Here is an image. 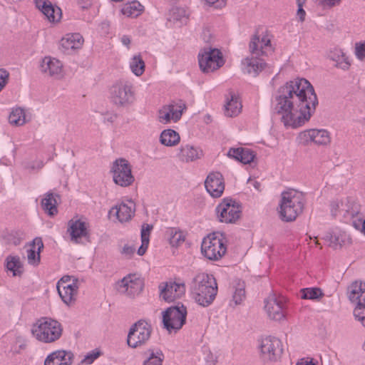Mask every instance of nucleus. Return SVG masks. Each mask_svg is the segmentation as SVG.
I'll return each mask as SVG.
<instances>
[{"instance_id":"nucleus-1","label":"nucleus","mask_w":365,"mask_h":365,"mask_svg":"<svg viewBox=\"0 0 365 365\" xmlns=\"http://www.w3.org/2000/svg\"><path fill=\"white\" fill-rule=\"evenodd\" d=\"M318 99L314 87L305 78H295L281 86L275 97L274 109L286 128H296L307 121Z\"/></svg>"},{"instance_id":"nucleus-2","label":"nucleus","mask_w":365,"mask_h":365,"mask_svg":"<svg viewBox=\"0 0 365 365\" xmlns=\"http://www.w3.org/2000/svg\"><path fill=\"white\" fill-rule=\"evenodd\" d=\"M190 293L195 302L203 307L210 306L217 294V284L212 274L199 273L190 284Z\"/></svg>"},{"instance_id":"nucleus-3","label":"nucleus","mask_w":365,"mask_h":365,"mask_svg":"<svg viewBox=\"0 0 365 365\" xmlns=\"http://www.w3.org/2000/svg\"><path fill=\"white\" fill-rule=\"evenodd\" d=\"M305 204L302 192L294 189H287L281 193L278 207L279 217L284 222L294 221L302 213Z\"/></svg>"},{"instance_id":"nucleus-4","label":"nucleus","mask_w":365,"mask_h":365,"mask_svg":"<svg viewBox=\"0 0 365 365\" xmlns=\"http://www.w3.org/2000/svg\"><path fill=\"white\" fill-rule=\"evenodd\" d=\"M62 332L61 324L50 317L40 318L31 327L33 336L37 341L45 344L57 341L61 336Z\"/></svg>"},{"instance_id":"nucleus-5","label":"nucleus","mask_w":365,"mask_h":365,"mask_svg":"<svg viewBox=\"0 0 365 365\" xmlns=\"http://www.w3.org/2000/svg\"><path fill=\"white\" fill-rule=\"evenodd\" d=\"M331 215L353 227H359V218L362 217L360 205L353 199L346 198L341 201H334L331 204Z\"/></svg>"},{"instance_id":"nucleus-6","label":"nucleus","mask_w":365,"mask_h":365,"mask_svg":"<svg viewBox=\"0 0 365 365\" xmlns=\"http://www.w3.org/2000/svg\"><path fill=\"white\" fill-rule=\"evenodd\" d=\"M225 240L220 233H211L204 237L201 245L202 254L210 260H218L226 252Z\"/></svg>"},{"instance_id":"nucleus-7","label":"nucleus","mask_w":365,"mask_h":365,"mask_svg":"<svg viewBox=\"0 0 365 365\" xmlns=\"http://www.w3.org/2000/svg\"><path fill=\"white\" fill-rule=\"evenodd\" d=\"M187 317V308L183 304H178L168 308L163 312L164 327L169 331H176L185 324Z\"/></svg>"},{"instance_id":"nucleus-8","label":"nucleus","mask_w":365,"mask_h":365,"mask_svg":"<svg viewBox=\"0 0 365 365\" xmlns=\"http://www.w3.org/2000/svg\"><path fill=\"white\" fill-rule=\"evenodd\" d=\"M110 173L114 183L123 187L131 185L135 180L131 165L125 158L116 159L112 164Z\"/></svg>"},{"instance_id":"nucleus-9","label":"nucleus","mask_w":365,"mask_h":365,"mask_svg":"<svg viewBox=\"0 0 365 365\" xmlns=\"http://www.w3.org/2000/svg\"><path fill=\"white\" fill-rule=\"evenodd\" d=\"M258 348L260 359L264 362L277 361L283 351L282 341L271 336L262 338L259 342Z\"/></svg>"},{"instance_id":"nucleus-10","label":"nucleus","mask_w":365,"mask_h":365,"mask_svg":"<svg viewBox=\"0 0 365 365\" xmlns=\"http://www.w3.org/2000/svg\"><path fill=\"white\" fill-rule=\"evenodd\" d=\"M152 332L151 324L145 320H139L130 329L127 343L131 348H137L147 343Z\"/></svg>"},{"instance_id":"nucleus-11","label":"nucleus","mask_w":365,"mask_h":365,"mask_svg":"<svg viewBox=\"0 0 365 365\" xmlns=\"http://www.w3.org/2000/svg\"><path fill=\"white\" fill-rule=\"evenodd\" d=\"M187 109L185 103L179 100L164 105L158 113V121L163 124L177 123Z\"/></svg>"},{"instance_id":"nucleus-12","label":"nucleus","mask_w":365,"mask_h":365,"mask_svg":"<svg viewBox=\"0 0 365 365\" xmlns=\"http://www.w3.org/2000/svg\"><path fill=\"white\" fill-rule=\"evenodd\" d=\"M218 220L224 223H234L241 215V207L232 199H224L216 207Z\"/></svg>"},{"instance_id":"nucleus-13","label":"nucleus","mask_w":365,"mask_h":365,"mask_svg":"<svg viewBox=\"0 0 365 365\" xmlns=\"http://www.w3.org/2000/svg\"><path fill=\"white\" fill-rule=\"evenodd\" d=\"M113 102L120 106H127L135 100V93L130 82L120 81L115 83L110 89Z\"/></svg>"},{"instance_id":"nucleus-14","label":"nucleus","mask_w":365,"mask_h":365,"mask_svg":"<svg viewBox=\"0 0 365 365\" xmlns=\"http://www.w3.org/2000/svg\"><path fill=\"white\" fill-rule=\"evenodd\" d=\"M297 141L304 145L312 143L318 145H327L331 142V136L325 129H309L299 133Z\"/></svg>"},{"instance_id":"nucleus-15","label":"nucleus","mask_w":365,"mask_h":365,"mask_svg":"<svg viewBox=\"0 0 365 365\" xmlns=\"http://www.w3.org/2000/svg\"><path fill=\"white\" fill-rule=\"evenodd\" d=\"M198 61L200 69L204 73H210L224 64L222 53L217 48L199 53Z\"/></svg>"},{"instance_id":"nucleus-16","label":"nucleus","mask_w":365,"mask_h":365,"mask_svg":"<svg viewBox=\"0 0 365 365\" xmlns=\"http://www.w3.org/2000/svg\"><path fill=\"white\" fill-rule=\"evenodd\" d=\"M143 280L137 274H129L117 283V289L120 293L130 297L138 295L143 288Z\"/></svg>"},{"instance_id":"nucleus-17","label":"nucleus","mask_w":365,"mask_h":365,"mask_svg":"<svg viewBox=\"0 0 365 365\" xmlns=\"http://www.w3.org/2000/svg\"><path fill=\"white\" fill-rule=\"evenodd\" d=\"M249 48L252 56H269L274 51L271 43V36L268 33L254 36L250 42Z\"/></svg>"},{"instance_id":"nucleus-18","label":"nucleus","mask_w":365,"mask_h":365,"mask_svg":"<svg viewBox=\"0 0 365 365\" xmlns=\"http://www.w3.org/2000/svg\"><path fill=\"white\" fill-rule=\"evenodd\" d=\"M160 297L168 302H173L182 297L185 293L184 283L168 282L159 285Z\"/></svg>"},{"instance_id":"nucleus-19","label":"nucleus","mask_w":365,"mask_h":365,"mask_svg":"<svg viewBox=\"0 0 365 365\" xmlns=\"http://www.w3.org/2000/svg\"><path fill=\"white\" fill-rule=\"evenodd\" d=\"M264 310L272 320L281 321L285 318L284 304L274 294L269 295L265 299Z\"/></svg>"},{"instance_id":"nucleus-20","label":"nucleus","mask_w":365,"mask_h":365,"mask_svg":"<svg viewBox=\"0 0 365 365\" xmlns=\"http://www.w3.org/2000/svg\"><path fill=\"white\" fill-rule=\"evenodd\" d=\"M41 71L44 74L57 80L63 78L65 76L63 66L61 61L51 56H45L42 59Z\"/></svg>"},{"instance_id":"nucleus-21","label":"nucleus","mask_w":365,"mask_h":365,"mask_svg":"<svg viewBox=\"0 0 365 365\" xmlns=\"http://www.w3.org/2000/svg\"><path fill=\"white\" fill-rule=\"evenodd\" d=\"M207 192L212 197H220L225 190V181L222 175L219 172L210 173L205 181Z\"/></svg>"},{"instance_id":"nucleus-22","label":"nucleus","mask_w":365,"mask_h":365,"mask_svg":"<svg viewBox=\"0 0 365 365\" xmlns=\"http://www.w3.org/2000/svg\"><path fill=\"white\" fill-rule=\"evenodd\" d=\"M56 288L62 301L66 304L70 305L76 300L78 289V281L77 279H73L71 284H64L63 281L58 282Z\"/></svg>"},{"instance_id":"nucleus-23","label":"nucleus","mask_w":365,"mask_h":365,"mask_svg":"<svg viewBox=\"0 0 365 365\" xmlns=\"http://www.w3.org/2000/svg\"><path fill=\"white\" fill-rule=\"evenodd\" d=\"M203 155V150L201 148L189 143L182 144L176 153L177 158L184 163L195 161L202 158Z\"/></svg>"},{"instance_id":"nucleus-24","label":"nucleus","mask_w":365,"mask_h":365,"mask_svg":"<svg viewBox=\"0 0 365 365\" xmlns=\"http://www.w3.org/2000/svg\"><path fill=\"white\" fill-rule=\"evenodd\" d=\"M83 38L79 33L67 34L60 41L59 48L66 54L80 49L83 44Z\"/></svg>"},{"instance_id":"nucleus-25","label":"nucleus","mask_w":365,"mask_h":365,"mask_svg":"<svg viewBox=\"0 0 365 365\" xmlns=\"http://www.w3.org/2000/svg\"><path fill=\"white\" fill-rule=\"evenodd\" d=\"M348 297L354 307L365 306V282L355 281L348 288Z\"/></svg>"},{"instance_id":"nucleus-26","label":"nucleus","mask_w":365,"mask_h":365,"mask_svg":"<svg viewBox=\"0 0 365 365\" xmlns=\"http://www.w3.org/2000/svg\"><path fill=\"white\" fill-rule=\"evenodd\" d=\"M135 204L133 200H127L113 207L109 211L110 214L116 215L120 222H128L134 215Z\"/></svg>"},{"instance_id":"nucleus-27","label":"nucleus","mask_w":365,"mask_h":365,"mask_svg":"<svg viewBox=\"0 0 365 365\" xmlns=\"http://www.w3.org/2000/svg\"><path fill=\"white\" fill-rule=\"evenodd\" d=\"M324 238L329 242V246L334 249L340 248L351 243L349 235L339 227H335L327 232Z\"/></svg>"},{"instance_id":"nucleus-28","label":"nucleus","mask_w":365,"mask_h":365,"mask_svg":"<svg viewBox=\"0 0 365 365\" xmlns=\"http://www.w3.org/2000/svg\"><path fill=\"white\" fill-rule=\"evenodd\" d=\"M36 7L43 13L49 22H58L61 18V9L48 0H36Z\"/></svg>"},{"instance_id":"nucleus-29","label":"nucleus","mask_w":365,"mask_h":365,"mask_svg":"<svg viewBox=\"0 0 365 365\" xmlns=\"http://www.w3.org/2000/svg\"><path fill=\"white\" fill-rule=\"evenodd\" d=\"M74 355L71 351L59 349L49 354L44 365H71Z\"/></svg>"},{"instance_id":"nucleus-30","label":"nucleus","mask_w":365,"mask_h":365,"mask_svg":"<svg viewBox=\"0 0 365 365\" xmlns=\"http://www.w3.org/2000/svg\"><path fill=\"white\" fill-rule=\"evenodd\" d=\"M267 64L259 56H252L250 53V56H248L242 60V68L244 73L252 75L254 76H257L262 71H263Z\"/></svg>"},{"instance_id":"nucleus-31","label":"nucleus","mask_w":365,"mask_h":365,"mask_svg":"<svg viewBox=\"0 0 365 365\" xmlns=\"http://www.w3.org/2000/svg\"><path fill=\"white\" fill-rule=\"evenodd\" d=\"M68 232L72 242L79 243L83 237L88 235L87 224L81 220H71L68 222Z\"/></svg>"},{"instance_id":"nucleus-32","label":"nucleus","mask_w":365,"mask_h":365,"mask_svg":"<svg viewBox=\"0 0 365 365\" xmlns=\"http://www.w3.org/2000/svg\"><path fill=\"white\" fill-rule=\"evenodd\" d=\"M329 58L335 62V66L343 71H348L351 66V61L349 56L344 50L335 47L329 51Z\"/></svg>"},{"instance_id":"nucleus-33","label":"nucleus","mask_w":365,"mask_h":365,"mask_svg":"<svg viewBox=\"0 0 365 365\" xmlns=\"http://www.w3.org/2000/svg\"><path fill=\"white\" fill-rule=\"evenodd\" d=\"M227 155L243 164H250L255 158V153L246 148H231L227 153Z\"/></svg>"},{"instance_id":"nucleus-34","label":"nucleus","mask_w":365,"mask_h":365,"mask_svg":"<svg viewBox=\"0 0 365 365\" xmlns=\"http://www.w3.org/2000/svg\"><path fill=\"white\" fill-rule=\"evenodd\" d=\"M43 247L41 238H35L26 250L28 263L33 266H37L41 259L40 253Z\"/></svg>"},{"instance_id":"nucleus-35","label":"nucleus","mask_w":365,"mask_h":365,"mask_svg":"<svg viewBox=\"0 0 365 365\" xmlns=\"http://www.w3.org/2000/svg\"><path fill=\"white\" fill-rule=\"evenodd\" d=\"M159 140L165 146L174 147L180 143V136L175 130L168 128L161 132Z\"/></svg>"},{"instance_id":"nucleus-36","label":"nucleus","mask_w":365,"mask_h":365,"mask_svg":"<svg viewBox=\"0 0 365 365\" xmlns=\"http://www.w3.org/2000/svg\"><path fill=\"white\" fill-rule=\"evenodd\" d=\"M166 235L170 245L178 247L182 245L186 238L185 233L177 227H170L166 231Z\"/></svg>"},{"instance_id":"nucleus-37","label":"nucleus","mask_w":365,"mask_h":365,"mask_svg":"<svg viewBox=\"0 0 365 365\" xmlns=\"http://www.w3.org/2000/svg\"><path fill=\"white\" fill-rule=\"evenodd\" d=\"M143 10V6L138 1L127 2L122 6L121 14L130 18H135L141 14Z\"/></svg>"},{"instance_id":"nucleus-38","label":"nucleus","mask_w":365,"mask_h":365,"mask_svg":"<svg viewBox=\"0 0 365 365\" xmlns=\"http://www.w3.org/2000/svg\"><path fill=\"white\" fill-rule=\"evenodd\" d=\"M242 109V105L237 96L234 94L230 95V98L227 99L225 106V113L227 116L233 117L237 115Z\"/></svg>"},{"instance_id":"nucleus-39","label":"nucleus","mask_w":365,"mask_h":365,"mask_svg":"<svg viewBox=\"0 0 365 365\" xmlns=\"http://www.w3.org/2000/svg\"><path fill=\"white\" fill-rule=\"evenodd\" d=\"M56 205V199L51 192H48L41 200L42 208L50 216L57 214L58 209Z\"/></svg>"},{"instance_id":"nucleus-40","label":"nucleus","mask_w":365,"mask_h":365,"mask_svg":"<svg viewBox=\"0 0 365 365\" xmlns=\"http://www.w3.org/2000/svg\"><path fill=\"white\" fill-rule=\"evenodd\" d=\"M7 271L12 272L13 276H19L22 274L24 268L19 257L9 255L6 259Z\"/></svg>"},{"instance_id":"nucleus-41","label":"nucleus","mask_w":365,"mask_h":365,"mask_svg":"<svg viewBox=\"0 0 365 365\" xmlns=\"http://www.w3.org/2000/svg\"><path fill=\"white\" fill-rule=\"evenodd\" d=\"M153 226L149 224H144L141 228V245L138 250V254L140 256L143 255L148 247L150 242V235Z\"/></svg>"},{"instance_id":"nucleus-42","label":"nucleus","mask_w":365,"mask_h":365,"mask_svg":"<svg viewBox=\"0 0 365 365\" xmlns=\"http://www.w3.org/2000/svg\"><path fill=\"white\" fill-rule=\"evenodd\" d=\"M9 121L16 126L23 125L26 122L24 110L21 108H13L9 114Z\"/></svg>"},{"instance_id":"nucleus-43","label":"nucleus","mask_w":365,"mask_h":365,"mask_svg":"<svg viewBox=\"0 0 365 365\" xmlns=\"http://www.w3.org/2000/svg\"><path fill=\"white\" fill-rule=\"evenodd\" d=\"M130 68L136 76H140L145 71V62L140 55H135L129 63Z\"/></svg>"},{"instance_id":"nucleus-44","label":"nucleus","mask_w":365,"mask_h":365,"mask_svg":"<svg viewBox=\"0 0 365 365\" xmlns=\"http://www.w3.org/2000/svg\"><path fill=\"white\" fill-rule=\"evenodd\" d=\"M323 296L322 290L318 287H307L301 290V297L304 299L316 300Z\"/></svg>"},{"instance_id":"nucleus-45","label":"nucleus","mask_w":365,"mask_h":365,"mask_svg":"<svg viewBox=\"0 0 365 365\" xmlns=\"http://www.w3.org/2000/svg\"><path fill=\"white\" fill-rule=\"evenodd\" d=\"M354 53L359 61H364L365 60V41L355 43Z\"/></svg>"},{"instance_id":"nucleus-46","label":"nucleus","mask_w":365,"mask_h":365,"mask_svg":"<svg viewBox=\"0 0 365 365\" xmlns=\"http://www.w3.org/2000/svg\"><path fill=\"white\" fill-rule=\"evenodd\" d=\"M163 355L161 352L156 354L152 353L150 356L145 360L143 365H162Z\"/></svg>"},{"instance_id":"nucleus-47","label":"nucleus","mask_w":365,"mask_h":365,"mask_svg":"<svg viewBox=\"0 0 365 365\" xmlns=\"http://www.w3.org/2000/svg\"><path fill=\"white\" fill-rule=\"evenodd\" d=\"M202 352L204 355V360L205 365H215L217 362V357L212 353L209 347L203 346Z\"/></svg>"},{"instance_id":"nucleus-48","label":"nucleus","mask_w":365,"mask_h":365,"mask_svg":"<svg viewBox=\"0 0 365 365\" xmlns=\"http://www.w3.org/2000/svg\"><path fill=\"white\" fill-rule=\"evenodd\" d=\"M245 297V291L242 285L239 284V287L235 289L232 299L235 304H240Z\"/></svg>"},{"instance_id":"nucleus-49","label":"nucleus","mask_w":365,"mask_h":365,"mask_svg":"<svg viewBox=\"0 0 365 365\" xmlns=\"http://www.w3.org/2000/svg\"><path fill=\"white\" fill-rule=\"evenodd\" d=\"M170 15V18H173L174 21L183 22L186 19L185 11L181 8L173 9Z\"/></svg>"},{"instance_id":"nucleus-50","label":"nucleus","mask_w":365,"mask_h":365,"mask_svg":"<svg viewBox=\"0 0 365 365\" xmlns=\"http://www.w3.org/2000/svg\"><path fill=\"white\" fill-rule=\"evenodd\" d=\"M354 316L365 327V306L363 307H354Z\"/></svg>"},{"instance_id":"nucleus-51","label":"nucleus","mask_w":365,"mask_h":365,"mask_svg":"<svg viewBox=\"0 0 365 365\" xmlns=\"http://www.w3.org/2000/svg\"><path fill=\"white\" fill-rule=\"evenodd\" d=\"M100 356V352L97 350H93L91 352L88 353L82 362L86 364H92L98 356Z\"/></svg>"},{"instance_id":"nucleus-52","label":"nucleus","mask_w":365,"mask_h":365,"mask_svg":"<svg viewBox=\"0 0 365 365\" xmlns=\"http://www.w3.org/2000/svg\"><path fill=\"white\" fill-rule=\"evenodd\" d=\"M9 77V73L4 69H0V91L4 88V87L6 85Z\"/></svg>"},{"instance_id":"nucleus-53","label":"nucleus","mask_w":365,"mask_h":365,"mask_svg":"<svg viewBox=\"0 0 365 365\" xmlns=\"http://www.w3.org/2000/svg\"><path fill=\"white\" fill-rule=\"evenodd\" d=\"M135 248L129 245H125L121 250V255L125 258H130L135 253Z\"/></svg>"},{"instance_id":"nucleus-54","label":"nucleus","mask_w":365,"mask_h":365,"mask_svg":"<svg viewBox=\"0 0 365 365\" xmlns=\"http://www.w3.org/2000/svg\"><path fill=\"white\" fill-rule=\"evenodd\" d=\"M318 4L323 7H334L341 4V0H317Z\"/></svg>"},{"instance_id":"nucleus-55","label":"nucleus","mask_w":365,"mask_h":365,"mask_svg":"<svg viewBox=\"0 0 365 365\" xmlns=\"http://www.w3.org/2000/svg\"><path fill=\"white\" fill-rule=\"evenodd\" d=\"M298 4V10H297V16L301 21H303L305 18L306 12L303 9V2L301 0H297Z\"/></svg>"},{"instance_id":"nucleus-56","label":"nucleus","mask_w":365,"mask_h":365,"mask_svg":"<svg viewBox=\"0 0 365 365\" xmlns=\"http://www.w3.org/2000/svg\"><path fill=\"white\" fill-rule=\"evenodd\" d=\"M360 225L359 227L354 226V227L356 230H361L363 233L365 234V218L364 215L362 214V217L359 218Z\"/></svg>"},{"instance_id":"nucleus-57","label":"nucleus","mask_w":365,"mask_h":365,"mask_svg":"<svg viewBox=\"0 0 365 365\" xmlns=\"http://www.w3.org/2000/svg\"><path fill=\"white\" fill-rule=\"evenodd\" d=\"M120 41L123 43V45H124L127 48H129V46H130V36H128L127 35H123L120 38Z\"/></svg>"},{"instance_id":"nucleus-58","label":"nucleus","mask_w":365,"mask_h":365,"mask_svg":"<svg viewBox=\"0 0 365 365\" xmlns=\"http://www.w3.org/2000/svg\"><path fill=\"white\" fill-rule=\"evenodd\" d=\"M205 1L209 5H213L217 3V5L216 6L217 7V6H220L222 4H224L225 0H205Z\"/></svg>"},{"instance_id":"nucleus-59","label":"nucleus","mask_w":365,"mask_h":365,"mask_svg":"<svg viewBox=\"0 0 365 365\" xmlns=\"http://www.w3.org/2000/svg\"><path fill=\"white\" fill-rule=\"evenodd\" d=\"M297 365H315L312 361H308L302 359L300 361L297 362Z\"/></svg>"},{"instance_id":"nucleus-60","label":"nucleus","mask_w":365,"mask_h":365,"mask_svg":"<svg viewBox=\"0 0 365 365\" xmlns=\"http://www.w3.org/2000/svg\"><path fill=\"white\" fill-rule=\"evenodd\" d=\"M252 185L258 191L261 190V184L257 181L251 182Z\"/></svg>"},{"instance_id":"nucleus-61","label":"nucleus","mask_w":365,"mask_h":365,"mask_svg":"<svg viewBox=\"0 0 365 365\" xmlns=\"http://www.w3.org/2000/svg\"><path fill=\"white\" fill-rule=\"evenodd\" d=\"M71 278L70 276H65L63 277H62L58 282H63L64 284H71L70 283V281H71Z\"/></svg>"}]
</instances>
